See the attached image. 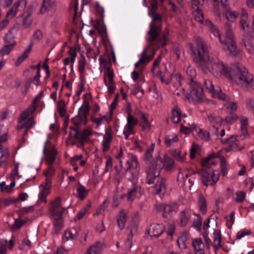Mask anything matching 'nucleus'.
Instances as JSON below:
<instances>
[{
	"label": "nucleus",
	"mask_w": 254,
	"mask_h": 254,
	"mask_svg": "<svg viewBox=\"0 0 254 254\" xmlns=\"http://www.w3.org/2000/svg\"><path fill=\"white\" fill-rule=\"evenodd\" d=\"M204 85L206 90L211 94L215 92L216 89L214 88V85L212 84L211 80L205 79L204 81Z\"/></svg>",
	"instance_id": "obj_46"
},
{
	"label": "nucleus",
	"mask_w": 254,
	"mask_h": 254,
	"mask_svg": "<svg viewBox=\"0 0 254 254\" xmlns=\"http://www.w3.org/2000/svg\"><path fill=\"white\" fill-rule=\"evenodd\" d=\"M241 129L242 132L244 134L247 132V128L248 125V119L245 117H242L240 118Z\"/></svg>",
	"instance_id": "obj_56"
},
{
	"label": "nucleus",
	"mask_w": 254,
	"mask_h": 254,
	"mask_svg": "<svg viewBox=\"0 0 254 254\" xmlns=\"http://www.w3.org/2000/svg\"><path fill=\"white\" fill-rule=\"evenodd\" d=\"M194 215L196 216V218L193 221L192 227L198 231H200L201 229L202 219L199 215L196 214Z\"/></svg>",
	"instance_id": "obj_44"
},
{
	"label": "nucleus",
	"mask_w": 254,
	"mask_h": 254,
	"mask_svg": "<svg viewBox=\"0 0 254 254\" xmlns=\"http://www.w3.org/2000/svg\"><path fill=\"white\" fill-rule=\"evenodd\" d=\"M182 113L179 108H176L172 111V120L174 123H178L181 119Z\"/></svg>",
	"instance_id": "obj_39"
},
{
	"label": "nucleus",
	"mask_w": 254,
	"mask_h": 254,
	"mask_svg": "<svg viewBox=\"0 0 254 254\" xmlns=\"http://www.w3.org/2000/svg\"><path fill=\"white\" fill-rule=\"evenodd\" d=\"M103 249V245L100 242H97L92 245L85 254H100Z\"/></svg>",
	"instance_id": "obj_25"
},
{
	"label": "nucleus",
	"mask_w": 254,
	"mask_h": 254,
	"mask_svg": "<svg viewBox=\"0 0 254 254\" xmlns=\"http://www.w3.org/2000/svg\"><path fill=\"white\" fill-rule=\"evenodd\" d=\"M222 48L226 54L232 57H238L240 56L241 51L237 47L236 42L222 45Z\"/></svg>",
	"instance_id": "obj_13"
},
{
	"label": "nucleus",
	"mask_w": 254,
	"mask_h": 254,
	"mask_svg": "<svg viewBox=\"0 0 254 254\" xmlns=\"http://www.w3.org/2000/svg\"><path fill=\"white\" fill-rule=\"evenodd\" d=\"M243 43L244 44L246 49L250 53H252L254 50V44L251 39L248 38H244Z\"/></svg>",
	"instance_id": "obj_40"
},
{
	"label": "nucleus",
	"mask_w": 254,
	"mask_h": 254,
	"mask_svg": "<svg viewBox=\"0 0 254 254\" xmlns=\"http://www.w3.org/2000/svg\"><path fill=\"white\" fill-rule=\"evenodd\" d=\"M246 107L250 112H254V98L249 97L246 99Z\"/></svg>",
	"instance_id": "obj_52"
},
{
	"label": "nucleus",
	"mask_w": 254,
	"mask_h": 254,
	"mask_svg": "<svg viewBox=\"0 0 254 254\" xmlns=\"http://www.w3.org/2000/svg\"><path fill=\"white\" fill-rule=\"evenodd\" d=\"M19 27L17 24L14 25L7 32L4 37L3 40L5 43H9L15 45L16 42L15 40L17 35Z\"/></svg>",
	"instance_id": "obj_15"
},
{
	"label": "nucleus",
	"mask_w": 254,
	"mask_h": 254,
	"mask_svg": "<svg viewBox=\"0 0 254 254\" xmlns=\"http://www.w3.org/2000/svg\"><path fill=\"white\" fill-rule=\"evenodd\" d=\"M206 22L207 24L208 25V26L210 28L214 36H215V37H218L219 40L220 41V38L222 37H221L220 34L218 29L213 25V24L211 21L208 20Z\"/></svg>",
	"instance_id": "obj_51"
},
{
	"label": "nucleus",
	"mask_w": 254,
	"mask_h": 254,
	"mask_svg": "<svg viewBox=\"0 0 254 254\" xmlns=\"http://www.w3.org/2000/svg\"><path fill=\"white\" fill-rule=\"evenodd\" d=\"M179 140L177 134L173 133L165 137V142L167 146H171L174 143L178 142Z\"/></svg>",
	"instance_id": "obj_35"
},
{
	"label": "nucleus",
	"mask_w": 254,
	"mask_h": 254,
	"mask_svg": "<svg viewBox=\"0 0 254 254\" xmlns=\"http://www.w3.org/2000/svg\"><path fill=\"white\" fill-rule=\"evenodd\" d=\"M155 44L148 45L145 48L141 53V57L137 62H136L134 66L137 68L139 65H145L148 62L151 61L154 57L156 50L159 48Z\"/></svg>",
	"instance_id": "obj_7"
},
{
	"label": "nucleus",
	"mask_w": 254,
	"mask_h": 254,
	"mask_svg": "<svg viewBox=\"0 0 254 254\" xmlns=\"http://www.w3.org/2000/svg\"><path fill=\"white\" fill-rule=\"evenodd\" d=\"M198 136L203 140L208 141L209 139V133L207 131L199 128L198 131Z\"/></svg>",
	"instance_id": "obj_60"
},
{
	"label": "nucleus",
	"mask_w": 254,
	"mask_h": 254,
	"mask_svg": "<svg viewBox=\"0 0 254 254\" xmlns=\"http://www.w3.org/2000/svg\"><path fill=\"white\" fill-rule=\"evenodd\" d=\"M138 123V120L135 119L130 113H128L127 117V125L129 127H134Z\"/></svg>",
	"instance_id": "obj_55"
},
{
	"label": "nucleus",
	"mask_w": 254,
	"mask_h": 254,
	"mask_svg": "<svg viewBox=\"0 0 254 254\" xmlns=\"http://www.w3.org/2000/svg\"><path fill=\"white\" fill-rule=\"evenodd\" d=\"M151 8L152 9L149 12L148 15L152 18V21L150 24V29L147 32V41L150 45H156L158 47L164 46L168 41L167 35L169 34V31L166 29L163 36H160L162 17L156 11L158 8V3L156 0L152 1Z\"/></svg>",
	"instance_id": "obj_2"
},
{
	"label": "nucleus",
	"mask_w": 254,
	"mask_h": 254,
	"mask_svg": "<svg viewBox=\"0 0 254 254\" xmlns=\"http://www.w3.org/2000/svg\"><path fill=\"white\" fill-rule=\"evenodd\" d=\"M231 79L233 80L239 86L246 89L251 87L254 90V79L253 75L242 65H234Z\"/></svg>",
	"instance_id": "obj_4"
},
{
	"label": "nucleus",
	"mask_w": 254,
	"mask_h": 254,
	"mask_svg": "<svg viewBox=\"0 0 254 254\" xmlns=\"http://www.w3.org/2000/svg\"><path fill=\"white\" fill-rule=\"evenodd\" d=\"M64 209L61 207V198L57 197L54 200L50 208V212L53 218H59L62 216Z\"/></svg>",
	"instance_id": "obj_10"
},
{
	"label": "nucleus",
	"mask_w": 254,
	"mask_h": 254,
	"mask_svg": "<svg viewBox=\"0 0 254 254\" xmlns=\"http://www.w3.org/2000/svg\"><path fill=\"white\" fill-rule=\"evenodd\" d=\"M188 126L182 125L181 131L185 134H188L196 129L195 126L193 123H189Z\"/></svg>",
	"instance_id": "obj_41"
},
{
	"label": "nucleus",
	"mask_w": 254,
	"mask_h": 254,
	"mask_svg": "<svg viewBox=\"0 0 254 254\" xmlns=\"http://www.w3.org/2000/svg\"><path fill=\"white\" fill-rule=\"evenodd\" d=\"M91 206L90 203L86 204L84 207H83L77 213L74 217L75 220H80L82 219L85 214L87 212Z\"/></svg>",
	"instance_id": "obj_37"
},
{
	"label": "nucleus",
	"mask_w": 254,
	"mask_h": 254,
	"mask_svg": "<svg viewBox=\"0 0 254 254\" xmlns=\"http://www.w3.org/2000/svg\"><path fill=\"white\" fill-rule=\"evenodd\" d=\"M77 197L81 200L84 199L88 194V190L81 185L77 189Z\"/></svg>",
	"instance_id": "obj_38"
},
{
	"label": "nucleus",
	"mask_w": 254,
	"mask_h": 254,
	"mask_svg": "<svg viewBox=\"0 0 254 254\" xmlns=\"http://www.w3.org/2000/svg\"><path fill=\"white\" fill-rule=\"evenodd\" d=\"M191 211L190 209L186 208L180 213V223L182 226L187 225L190 220Z\"/></svg>",
	"instance_id": "obj_24"
},
{
	"label": "nucleus",
	"mask_w": 254,
	"mask_h": 254,
	"mask_svg": "<svg viewBox=\"0 0 254 254\" xmlns=\"http://www.w3.org/2000/svg\"><path fill=\"white\" fill-rule=\"evenodd\" d=\"M165 231V227L162 224H153L150 225L147 230L148 234L151 237H158Z\"/></svg>",
	"instance_id": "obj_17"
},
{
	"label": "nucleus",
	"mask_w": 254,
	"mask_h": 254,
	"mask_svg": "<svg viewBox=\"0 0 254 254\" xmlns=\"http://www.w3.org/2000/svg\"><path fill=\"white\" fill-rule=\"evenodd\" d=\"M79 228L73 227L65 232V237L67 240H74L77 238Z\"/></svg>",
	"instance_id": "obj_29"
},
{
	"label": "nucleus",
	"mask_w": 254,
	"mask_h": 254,
	"mask_svg": "<svg viewBox=\"0 0 254 254\" xmlns=\"http://www.w3.org/2000/svg\"><path fill=\"white\" fill-rule=\"evenodd\" d=\"M51 181L50 180H47V183L45 184L43 187L42 190L39 194V199L41 201L45 203L47 202L46 197L47 195L50 193V190L51 188Z\"/></svg>",
	"instance_id": "obj_21"
},
{
	"label": "nucleus",
	"mask_w": 254,
	"mask_h": 254,
	"mask_svg": "<svg viewBox=\"0 0 254 254\" xmlns=\"http://www.w3.org/2000/svg\"><path fill=\"white\" fill-rule=\"evenodd\" d=\"M190 91L187 95L189 101L194 104L201 102L204 99L203 89L195 81L192 80L189 82Z\"/></svg>",
	"instance_id": "obj_6"
},
{
	"label": "nucleus",
	"mask_w": 254,
	"mask_h": 254,
	"mask_svg": "<svg viewBox=\"0 0 254 254\" xmlns=\"http://www.w3.org/2000/svg\"><path fill=\"white\" fill-rule=\"evenodd\" d=\"M115 177L119 181L123 179L126 176V170L124 172L121 168H119L117 166L115 167Z\"/></svg>",
	"instance_id": "obj_54"
},
{
	"label": "nucleus",
	"mask_w": 254,
	"mask_h": 254,
	"mask_svg": "<svg viewBox=\"0 0 254 254\" xmlns=\"http://www.w3.org/2000/svg\"><path fill=\"white\" fill-rule=\"evenodd\" d=\"M212 95L214 97L218 98L226 102H229L230 100V98L229 96L227 95L225 93L222 92L221 90L219 88L216 89L215 92L213 93Z\"/></svg>",
	"instance_id": "obj_33"
},
{
	"label": "nucleus",
	"mask_w": 254,
	"mask_h": 254,
	"mask_svg": "<svg viewBox=\"0 0 254 254\" xmlns=\"http://www.w3.org/2000/svg\"><path fill=\"white\" fill-rule=\"evenodd\" d=\"M20 1H18L14 3L13 6L6 13V17H13L17 13Z\"/></svg>",
	"instance_id": "obj_42"
},
{
	"label": "nucleus",
	"mask_w": 254,
	"mask_h": 254,
	"mask_svg": "<svg viewBox=\"0 0 254 254\" xmlns=\"http://www.w3.org/2000/svg\"><path fill=\"white\" fill-rule=\"evenodd\" d=\"M171 154L177 161L180 162H184L185 161V157L184 155H181L180 151L174 150L172 151Z\"/></svg>",
	"instance_id": "obj_48"
},
{
	"label": "nucleus",
	"mask_w": 254,
	"mask_h": 254,
	"mask_svg": "<svg viewBox=\"0 0 254 254\" xmlns=\"http://www.w3.org/2000/svg\"><path fill=\"white\" fill-rule=\"evenodd\" d=\"M156 208L158 211H163L162 214L164 218H168L171 216L176 211L175 205L158 204L156 205Z\"/></svg>",
	"instance_id": "obj_14"
},
{
	"label": "nucleus",
	"mask_w": 254,
	"mask_h": 254,
	"mask_svg": "<svg viewBox=\"0 0 254 254\" xmlns=\"http://www.w3.org/2000/svg\"><path fill=\"white\" fill-rule=\"evenodd\" d=\"M7 140L6 136H0V167L3 164L6 163L7 160L9 156V154L7 148H3L1 143Z\"/></svg>",
	"instance_id": "obj_16"
},
{
	"label": "nucleus",
	"mask_w": 254,
	"mask_h": 254,
	"mask_svg": "<svg viewBox=\"0 0 254 254\" xmlns=\"http://www.w3.org/2000/svg\"><path fill=\"white\" fill-rule=\"evenodd\" d=\"M58 111L62 117L65 116L66 110L65 109V103L64 101L61 100L58 103Z\"/></svg>",
	"instance_id": "obj_45"
},
{
	"label": "nucleus",
	"mask_w": 254,
	"mask_h": 254,
	"mask_svg": "<svg viewBox=\"0 0 254 254\" xmlns=\"http://www.w3.org/2000/svg\"><path fill=\"white\" fill-rule=\"evenodd\" d=\"M6 45L3 47V48L0 50V53L2 55H7L8 54L10 51L13 49L14 47V45L9 44V43H5Z\"/></svg>",
	"instance_id": "obj_50"
},
{
	"label": "nucleus",
	"mask_w": 254,
	"mask_h": 254,
	"mask_svg": "<svg viewBox=\"0 0 254 254\" xmlns=\"http://www.w3.org/2000/svg\"><path fill=\"white\" fill-rule=\"evenodd\" d=\"M106 70L104 74V81L105 85L107 86L108 91L110 94H113L116 89V85L113 80L114 73L113 69L109 66L105 67Z\"/></svg>",
	"instance_id": "obj_8"
},
{
	"label": "nucleus",
	"mask_w": 254,
	"mask_h": 254,
	"mask_svg": "<svg viewBox=\"0 0 254 254\" xmlns=\"http://www.w3.org/2000/svg\"><path fill=\"white\" fill-rule=\"evenodd\" d=\"M126 172L130 170L131 174V176L129 178V181L132 183V185H137L140 170L137 157L135 155L130 154L126 162Z\"/></svg>",
	"instance_id": "obj_5"
},
{
	"label": "nucleus",
	"mask_w": 254,
	"mask_h": 254,
	"mask_svg": "<svg viewBox=\"0 0 254 254\" xmlns=\"http://www.w3.org/2000/svg\"><path fill=\"white\" fill-rule=\"evenodd\" d=\"M174 162L166 154L163 158L158 157L155 166H151L149 169H146V182L148 184L154 183V180L160 175L161 169L165 168L167 171L171 170L174 166Z\"/></svg>",
	"instance_id": "obj_3"
},
{
	"label": "nucleus",
	"mask_w": 254,
	"mask_h": 254,
	"mask_svg": "<svg viewBox=\"0 0 254 254\" xmlns=\"http://www.w3.org/2000/svg\"><path fill=\"white\" fill-rule=\"evenodd\" d=\"M208 118L210 122L212 124L213 127L217 129V126L220 125L221 121V118L218 117H213L212 115H208Z\"/></svg>",
	"instance_id": "obj_49"
},
{
	"label": "nucleus",
	"mask_w": 254,
	"mask_h": 254,
	"mask_svg": "<svg viewBox=\"0 0 254 254\" xmlns=\"http://www.w3.org/2000/svg\"><path fill=\"white\" fill-rule=\"evenodd\" d=\"M221 142L223 144L229 145L228 150H241L243 147H239L237 143V139L236 136L232 135L226 139H222Z\"/></svg>",
	"instance_id": "obj_19"
},
{
	"label": "nucleus",
	"mask_w": 254,
	"mask_h": 254,
	"mask_svg": "<svg viewBox=\"0 0 254 254\" xmlns=\"http://www.w3.org/2000/svg\"><path fill=\"white\" fill-rule=\"evenodd\" d=\"M228 103L225 105L226 109L230 114L233 113L237 109V104L234 102H227Z\"/></svg>",
	"instance_id": "obj_53"
},
{
	"label": "nucleus",
	"mask_w": 254,
	"mask_h": 254,
	"mask_svg": "<svg viewBox=\"0 0 254 254\" xmlns=\"http://www.w3.org/2000/svg\"><path fill=\"white\" fill-rule=\"evenodd\" d=\"M127 212L124 209H122L117 217V222L118 227L121 230L125 228L127 222Z\"/></svg>",
	"instance_id": "obj_23"
},
{
	"label": "nucleus",
	"mask_w": 254,
	"mask_h": 254,
	"mask_svg": "<svg viewBox=\"0 0 254 254\" xmlns=\"http://www.w3.org/2000/svg\"><path fill=\"white\" fill-rule=\"evenodd\" d=\"M45 159L49 165L52 164L55 160L57 151L55 148L47 150L45 154Z\"/></svg>",
	"instance_id": "obj_28"
},
{
	"label": "nucleus",
	"mask_w": 254,
	"mask_h": 254,
	"mask_svg": "<svg viewBox=\"0 0 254 254\" xmlns=\"http://www.w3.org/2000/svg\"><path fill=\"white\" fill-rule=\"evenodd\" d=\"M35 108L33 106H30L26 109L21 115L20 119L22 121L25 120L31 114L35 112Z\"/></svg>",
	"instance_id": "obj_47"
},
{
	"label": "nucleus",
	"mask_w": 254,
	"mask_h": 254,
	"mask_svg": "<svg viewBox=\"0 0 254 254\" xmlns=\"http://www.w3.org/2000/svg\"><path fill=\"white\" fill-rule=\"evenodd\" d=\"M51 3V0H43V3L40 9V12L41 13H43L47 9H49L50 7L52 6Z\"/></svg>",
	"instance_id": "obj_61"
},
{
	"label": "nucleus",
	"mask_w": 254,
	"mask_h": 254,
	"mask_svg": "<svg viewBox=\"0 0 254 254\" xmlns=\"http://www.w3.org/2000/svg\"><path fill=\"white\" fill-rule=\"evenodd\" d=\"M36 124L35 121H34L33 118L29 119L23 125L24 127L26 128L24 134L26 135L27 133V130L32 127Z\"/></svg>",
	"instance_id": "obj_59"
},
{
	"label": "nucleus",
	"mask_w": 254,
	"mask_h": 254,
	"mask_svg": "<svg viewBox=\"0 0 254 254\" xmlns=\"http://www.w3.org/2000/svg\"><path fill=\"white\" fill-rule=\"evenodd\" d=\"M112 139V130L111 127L106 129L105 134L103 140V149L104 151H107L110 147V143Z\"/></svg>",
	"instance_id": "obj_20"
},
{
	"label": "nucleus",
	"mask_w": 254,
	"mask_h": 254,
	"mask_svg": "<svg viewBox=\"0 0 254 254\" xmlns=\"http://www.w3.org/2000/svg\"><path fill=\"white\" fill-rule=\"evenodd\" d=\"M80 137L79 138V142H83L85 140H86L89 136L91 134L90 131L84 129L83 131H79Z\"/></svg>",
	"instance_id": "obj_64"
},
{
	"label": "nucleus",
	"mask_w": 254,
	"mask_h": 254,
	"mask_svg": "<svg viewBox=\"0 0 254 254\" xmlns=\"http://www.w3.org/2000/svg\"><path fill=\"white\" fill-rule=\"evenodd\" d=\"M155 144L152 143L151 145L147 148L146 150L143 157V160L147 165L146 169H149L151 166H155L157 162V158H155L154 160L153 159V152L154 150Z\"/></svg>",
	"instance_id": "obj_11"
},
{
	"label": "nucleus",
	"mask_w": 254,
	"mask_h": 254,
	"mask_svg": "<svg viewBox=\"0 0 254 254\" xmlns=\"http://www.w3.org/2000/svg\"><path fill=\"white\" fill-rule=\"evenodd\" d=\"M70 131L69 133L68 138L70 140H77L79 141V131L77 127H70Z\"/></svg>",
	"instance_id": "obj_34"
},
{
	"label": "nucleus",
	"mask_w": 254,
	"mask_h": 254,
	"mask_svg": "<svg viewBox=\"0 0 254 254\" xmlns=\"http://www.w3.org/2000/svg\"><path fill=\"white\" fill-rule=\"evenodd\" d=\"M7 241L5 239H0V254H5Z\"/></svg>",
	"instance_id": "obj_62"
},
{
	"label": "nucleus",
	"mask_w": 254,
	"mask_h": 254,
	"mask_svg": "<svg viewBox=\"0 0 254 254\" xmlns=\"http://www.w3.org/2000/svg\"><path fill=\"white\" fill-rule=\"evenodd\" d=\"M85 64V58L83 55H82L78 62V70L80 72V76L82 75L84 72Z\"/></svg>",
	"instance_id": "obj_43"
},
{
	"label": "nucleus",
	"mask_w": 254,
	"mask_h": 254,
	"mask_svg": "<svg viewBox=\"0 0 254 254\" xmlns=\"http://www.w3.org/2000/svg\"><path fill=\"white\" fill-rule=\"evenodd\" d=\"M189 239V234L187 231L183 232L177 240V243L181 249L187 248L186 242Z\"/></svg>",
	"instance_id": "obj_26"
},
{
	"label": "nucleus",
	"mask_w": 254,
	"mask_h": 254,
	"mask_svg": "<svg viewBox=\"0 0 254 254\" xmlns=\"http://www.w3.org/2000/svg\"><path fill=\"white\" fill-rule=\"evenodd\" d=\"M218 174H215L210 170L209 172H203L201 176V181L203 184L207 187L214 185L219 180Z\"/></svg>",
	"instance_id": "obj_9"
},
{
	"label": "nucleus",
	"mask_w": 254,
	"mask_h": 254,
	"mask_svg": "<svg viewBox=\"0 0 254 254\" xmlns=\"http://www.w3.org/2000/svg\"><path fill=\"white\" fill-rule=\"evenodd\" d=\"M197 204L199 211L203 214H206L207 211V202L205 198L202 194L199 195Z\"/></svg>",
	"instance_id": "obj_27"
},
{
	"label": "nucleus",
	"mask_w": 254,
	"mask_h": 254,
	"mask_svg": "<svg viewBox=\"0 0 254 254\" xmlns=\"http://www.w3.org/2000/svg\"><path fill=\"white\" fill-rule=\"evenodd\" d=\"M195 42L196 49L191 44L189 45L191 57L196 65L201 69H208L216 77L224 76L231 79L234 65L229 66L216 57L210 58L208 46L201 38L197 37Z\"/></svg>",
	"instance_id": "obj_1"
},
{
	"label": "nucleus",
	"mask_w": 254,
	"mask_h": 254,
	"mask_svg": "<svg viewBox=\"0 0 254 254\" xmlns=\"http://www.w3.org/2000/svg\"><path fill=\"white\" fill-rule=\"evenodd\" d=\"M192 244L194 250L195 254H204V245L200 238L193 240Z\"/></svg>",
	"instance_id": "obj_22"
},
{
	"label": "nucleus",
	"mask_w": 254,
	"mask_h": 254,
	"mask_svg": "<svg viewBox=\"0 0 254 254\" xmlns=\"http://www.w3.org/2000/svg\"><path fill=\"white\" fill-rule=\"evenodd\" d=\"M225 8V15L228 20L231 22L234 21L238 17V13L236 11H232L228 7L224 6Z\"/></svg>",
	"instance_id": "obj_32"
},
{
	"label": "nucleus",
	"mask_w": 254,
	"mask_h": 254,
	"mask_svg": "<svg viewBox=\"0 0 254 254\" xmlns=\"http://www.w3.org/2000/svg\"><path fill=\"white\" fill-rule=\"evenodd\" d=\"M238 117L236 114H234L233 113L230 114L229 115H228L226 118L225 121L227 123L229 124H232L234 123L235 122L237 121Z\"/></svg>",
	"instance_id": "obj_63"
},
{
	"label": "nucleus",
	"mask_w": 254,
	"mask_h": 254,
	"mask_svg": "<svg viewBox=\"0 0 254 254\" xmlns=\"http://www.w3.org/2000/svg\"><path fill=\"white\" fill-rule=\"evenodd\" d=\"M224 28L225 32V38L222 39V38H220V42L222 45L235 42V36L234 32L232 30L231 24L226 22Z\"/></svg>",
	"instance_id": "obj_12"
},
{
	"label": "nucleus",
	"mask_w": 254,
	"mask_h": 254,
	"mask_svg": "<svg viewBox=\"0 0 254 254\" xmlns=\"http://www.w3.org/2000/svg\"><path fill=\"white\" fill-rule=\"evenodd\" d=\"M215 162L213 160V157L212 156H209L203 160L202 162V165L203 167L206 168H209V166L212 165H214Z\"/></svg>",
	"instance_id": "obj_57"
},
{
	"label": "nucleus",
	"mask_w": 254,
	"mask_h": 254,
	"mask_svg": "<svg viewBox=\"0 0 254 254\" xmlns=\"http://www.w3.org/2000/svg\"><path fill=\"white\" fill-rule=\"evenodd\" d=\"M154 188L157 194L164 193L166 189L165 180L164 178H161L158 180L155 184Z\"/></svg>",
	"instance_id": "obj_30"
},
{
	"label": "nucleus",
	"mask_w": 254,
	"mask_h": 254,
	"mask_svg": "<svg viewBox=\"0 0 254 254\" xmlns=\"http://www.w3.org/2000/svg\"><path fill=\"white\" fill-rule=\"evenodd\" d=\"M171 74H163L161 71H158L156 73V76L163 83L166 85L169 84L171 82Z\"/></svg>",
	"instance_id": "obj_36"
},
{
	"label": "nucleus",
	"mask_w": 254,
	"mask_h": 254,
	"mask_svg": "<svg viewBox=\"0 0 254 254\" xmlns=\"http://www.w3.org/2000/svg\"><path fill=\"white\" fill-rule=\"evenodd\" d=\"M111 120V118H108L106 116H103L101 118H94L93 120V122L95 123L97 126H100L104 122H108Z\"/></svg>",
	"instance_id": "obj_58"
},
{
	"label": "nucleus",
	"mask_w": 254,
	"mask_h": 254,
	"mask_svg": "<svg viewBox=\"0 0 254 254\" xmlns=\"http://www.w3.org/2000/svg\"><path fill=\"white\" fill-rule=\"evenodd\" d=\"M141 188L137 185H132L129 189H128L127 195H123L121 196L122 198L126 196L127 200L128 202L133 201L136 197L137 193L140 192Z\"/></svg>",
	"instance_id": "obj_18"
},
{
	"label": "nucleus",
	"mask_w": 254,
	"mask_h": 254,
	"mask_svg": "<svg viewBox=\"0 0 254 254\" xmlns=\"http://www.w3.org/2000/svg\"><path fill=\"white\" fill-rule=\"evenodd\" d=\"M213 241L212 243L213 246L215 250H217L221 247V238L220 232L214 231L213 233Z\"/></svg>",
	"instance_id": "obj_31"
}]
</instances>
